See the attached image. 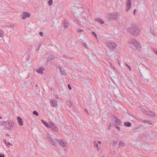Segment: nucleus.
<instances>
[{
    "label": "nucleus",
    "mask_w": 157,
    "mask_h": 157,
    "mask_svg": "<svg viewBox=\"0 0 157 157\" xmlns=\"http://www.w3.org/2000/svg\"><path fill=\"white\" fill-rule=\"evenodd\" d=\"M82 45H83V46L84 47H85V48H86L88 49V45L86 43H83L82 44Z\"/></svg>",
    "instance_id": "obj_27"
},
{
    "label": "nucleus",
    "mask_w": 157,
    "mask_h": 157,
    "mask_svg": "<svg viewBox=\"0 0 157 157\" xmlns=\"http://www.w3.org/2000/svg\"><path fill=\"white\" fill-rule=\"evenodd\" d=\"M49 128H50L52 129H53L54 131L56 132H58V129L57 127H56V125L53 126V127H49Z\"/></svg>",
    "instance_id": "obj_19"
},
{
    "label": "nucleus",
    "mask_w": 157,
    "mask_h": 157,
    "mask_svg": "<svg viewBox=\"0 0 157 157\" xmlns=\"http://www.w3.org/2000/svg\"><path fill=\"white\" fill-rule=\"evenodd\" d=\"M5 136H9L10 135L6 133L5 134Z\"/></svg>",
    "instance_id": "obj_48"
},
{
    "label": "nucleus",
    "mask_w": 157,
    "mask_h": 157,
    "mask_svg": "<svg viewBox=\"0 0 157 157\" xmlns=\"http://www.w3.org/2000/svg\"><path fill=\"white\" fill-rule=\"evenodd\" d=\"M7 145H9L10 146H12L13 145V144H11V143H9V142H7Z\"/></svg>",
    "instance_id": "obj_44"
},
{
    "label": "nucleus",
    "mask_w": 157,
    "mask_h": 157,
    "mask_svg": "<svg viewBox=\"0 0 157 157\" xmlns=\"http://www.w3.org/2000/svg\"><path fill=\"white\" fill-rule=\"evenodd\" d=\"M4 32L0 29V37H2L3 36Z\"/></svg>",
    "instance_id": "obj_29"
},
{
    "label": "nucleus",
    "mask_w": 157,
    "mask_h": 157,
    "mask_svg": "<svg viewBox=\"0 0 157 157\" xmlns=\"http://www.w3.org/2000/svg\"><path fill=\"white\" fill-rule=\"evenodd\" d=\"M4 155L3 154H0V157H4Z\"/></svg>",
    "instance_id": "obj_43"
},
{
    "label": "nucleus",
    "mask_w": 157,
    "mask_h": 157,
    "mask_svg": "<svg viewBox=\"0 0 157 157\" xmlns=\"http://www.w3.org/2000/svg\"><path fill=\"white\" fill-rule=\"evenodd\" d=\"M124 124V126L128 127H130L131 126V123L129 122H125Z\"/></svg>",
    "instance_id": "obj_18"
},
{
    "label": "nucleus",
    "mask_w": 157,
    "mask_h": 157,
    "mask_svg": "<svg viewBox=\"0 0 157 157\" xmlns=\"http://www.w3.org/2000/svg\"><path fill=\"white\" fill-rule=\"evenodd\" d=\"M136 11V10L135 9L133 11V13H134V15H135Z\"/></svg>",
    "instance_id": "obj_45"
},
{
    "label": "nucleus",
    "mask_w": 157,
    "mask_h": 157,
    "mask_svg": "<svg viewBox=\"0 0 157 157\" xmlns=\"http://www.w3.org/2000/svg\"><path fill=\"white\" fill-rule=\"evenodd\" d=\"M43 34H44V33H43V32H40L39 33V34L41 36H42L43 35Z\"/></svg>",
    "instance_id": "obj_39"
},
{
    "label": "nucleus",
    "mask_w": 157,
    "mask_h": 157,
    "mask_svg": "<svg viewBox=\"0 0 157 157\" xmlns=\"http://www.w3.org/2000/svg\"><path fill=\"white\" fill-rule=\"evenodd\" d=\"M33 114L36 115V116H38V112L36 111H34L33 112Z\"/></svg>",
    "instance_id": "obj_30"
},
{
    "label": "nucleus",
    "mask_w": 157,
    "mask_h": 157,
    "mask_svg": "<svg viewBox=\"0 0 157 157\" xmlns=\"http://www.w3.org/2000/svg\"><path fill=\"white\" fill-rule=\"evenodd\" d=\"M128 30L132 35L135 36H137L140 32V30L136 26L129 28Z\"/></svg>",
    "instance_id": "obj_1"
},
{
    "label": "nucleus",
    "mask_w": 157,
    "mask_h": 157,
    "mask_svg": "<svg viewBox=\"0 0 157 157\" xmlns=\"http://www.w3.org/2000/svg\"><path fill=\"white\" fill-rule=\"evenodd\" d=\"M40 44L39 45L38 48L36 50L37 51H38L39 50V48H40Z\"/></svg>",
    "instance_id": "obj_46"
},
{
    "label": "nucleus",
    "mask_w": 157,
    "mask_h": 157,
    "mask_svg": "<svg viewBox=\"0 0 157 157\" xmlns=\"http://www.w3.org/2000/svg\"><path fill=\"white\" fill-rule=\"evenodd\" d=\"M52 0H49L48 2V5L50 6H51L52 4Z\"/></svg>",
    "instance_id": "obj_28"
},
{
    "label": "nucleus",
    "mask_w": 157,
    "mask_h": 157,
    "mask_svg": "<svg viewBox=\"0 0 157 157\" xmlns=\"http://www.w3.org/2000/svg\"><path fill=\"white\" fill-rule=\"evenodd\" d=\"M129 115H130V116H132V117H135V116L134 115L132 114V113H130L129 114Z\"/></svg>",
    "instance_id": "obj_41"
},
{
    "label": "nucleus",
    "mask_w": 157,
    "mask_h": 157,
    "mask_svg": "<svg viewBox=\"0 0 157 157\" xmlns=\"http://www.w3.org/2000/svg\"><path fill=\"white\" fill-rule=\"evenodd\" d=\"M114 118L115 119V125H121L122 123L121 120L115 116H114Z\"/></svg>",
    "instance_id": "obj_11"
},
{
    "label": "nucleus",
    "mask_w": 157,
    "mask_h": 157,
    "mask_svg": "<svg viewBox=\"0 0 157 157\" xmlns=\"http://www.w3.org/2000/svg\"><path fill=\"white\" fill-rule=\"evenodd\" d=\"M85 110H86V111L87 112V113H88V112L87 111V110H86V109H85Z\"/></svg>",
    "instance_id": "obj_52"
},
{
    "label": "nucleus",
    "mask_w": 157,
    "mask_h": 157,
    "mask_svg": "<svg viewBox=\"0 0 157 157\" xmlns=\"http://www.w3.org/2000/svg\"><path fill=\"white\" fill-rule=\"evenodd\" d=\"M115 128L118 130H120V127L118 126V125H115Z\"/></svg>",
    "instance_id": "obj_37"
},
{
    "label": "nucleus",
    "mask_w": 157,
    "mask_h": 157,
    "mask_svg": "<svg viewBox=\"0 0 157 157\" xmlns=\"http://www.w3.org/2000/svg\"><path fill=\"white\" fill-rule=\"evenodd\" d=\"M42 122L47 128H49L50 127V125L45 121L44 120H41Z\"/></svg>",
    "instance_id": "obj_16"
},
{
    "label": "nucleus",
    "mask_w": 157,
    "mask_h": 157,
    "mask_svg": "<svg viewBox=\"0 0 157 157\" xmlns=\"http://www.w3.org/2000/svg\"><path fill=\"white\" fill-rule=\"evenodd\" d=\"M117 61H118V64L120 66L121 63H120V62L119 61V60L118 59H117Z\"/></svg>",
    "instance_id": "obj_47"
},
{
    "label": "nucleus",
    "mask_w": 157,
    "mask_h": 157,
    "mask_svg": "<svg viewBox=\"0 0 157 157\" xmlns=\"http://www.w3.org/2000/svg\"><path fill=\"white\" fill-rule=\"evenodd\" d=\"M144 113L147 115L152 117H154L155 116V113L152 111H146V110H144Z\"/></svg>",
    "instance_id": "obj_9"
},
{
    "label": "nucleus",
    "mask_w": 157,
    "mask_h": 157,
    "mask_svg": "<svg viewBox=\"0 0 157 157\" xmlns=\"http://www.w3.org/2000/svg\"><path fill=\"white\" fill-rule=\"evenodd\" d=\"M66 103L67 105L69 107H71L72 105V103L71 101H66Z\"/></svg>",
    "instance_id": "obj_23"
},
{
    "label": "nucleus",
    "mask_w": 157,
    "mask_h": 157,
    "mask_svg": "<svg viewBox=\"0 0 157 157\" xmlns=\"http://www.w3.org/2000/svg\"><path fill=\"white\" fill-rule=\"evenodd\" d=\"M51 125H50V127H53V126L55 125L56 124L53 122H50Z\"/></svg>",
    "instance_id": "obj_31"
},
{
    "label": "nucleus",
    "mask_w": 157,
    "mask_h": 157,
    "mask_svg": "<svg viewBox=\"0 0 157 157\" xmlns=\"http://www.w3.org/2000/svg\"><path fill=\"white\" fill-rule=\"evenodd\" d=\"M2 117H0V119H2Z\"/></svg>",
    "instance_id": "obj_51"
},
{
    "label": "nucleus",
    "mask_w": 157,
    "mask_h": 157,
    "mask_svg": "<svg viewBox=\"0 0 157 157\" xmlns=\"http://www.w3.org/2000/svg\"><path fill=\"white\" fill-rule=\"evenodd\" d=\"M111 125L110 124H109V125L108 126V130H110L111 129Z\"/></svg>",
    "instance_id": "obj_42"
},
{
    "label": "nucleus",
    "mask_w": 157,
    "mask_h": 157,
    "mask_svg": "<svg viewBox=\"0 0 157 157\" xmlns=\"http://www.w3.org/2000/svg\"><path fill=\"white\" fill-rule=\"evenodd\" d=\"M94 147H96L98 151H99L100 150V147H98V145L96 141H94Z\"/></svg>",
    "instance_id": "obj_17"
},
{
    "label": "nucleus",
    "mask_w": 157,
    "mask_h": 157,
    "mask_svg": "<svg viewBox=\"0 0 157 157\" xmlns=\"http://www.w3.org/2000/svg\"><path fill=\"white\" fill-rule=\"evenodd\" d=\"M37 84H36V87H37Z\"/></svg>",
    "instance_id": "obj_53"
},
{
    "label": "nucleus",
    "mask_w": 157,
    "mask_h": 157,
    "mask_svg": "<svg viewBox=\"0 0 157 157\" xmlns=\"http://www.w3.org/2000/svg\"><path fill=\"white\" fill-rule=\"evenodd\" d=\"M77 31L78 33H80L82 32L83 31V30L82 29H78L77 30Z\"/></svg>",
    "instance_id": "obj_38"
},
{
    "label": "nucleus",
    "mask_w": 157,
    "mask_h": 157,
    "mask_svg": "<svg viewBox=\"0 0 157 157\" xmlns=\"http://www.w3.org/2000/svg\"><path fill=\"white\" fill-rule=\"evenodd\" d=\"M54 58L53 55H50L47 58V61H50L52 60Z\"/></svg>",
    "instance_id": "obj_20"
},
{
    "label": "nucleus",
    "mask_w": 157,
    "mask_h": 157,
    "mask_svg": "<svg viewBox=\"0 0 157 157\" xmlns=\"http://www.w3.org/2000/svg\"><path fill=\"white\" fill-rule=\"evenodd\" d=\"M5 121H2L0 122V127L1 126H4L5 128Z\"/></svg>",
    "instance_id": "obj_24"
},
{
    "label": "nucleus",
    "mask_w": 157,
    "mask_h": 157,
    "mask_svg": "<svg viewBox=\"0 0 157 157\" xmlns=\"http://www.w3.org/2000/svg\"><path fill=\"white\" fill-rule=\"evenodd\" d=\"M143 122L145 123H148L150 125H153V122L152 121L147 120H144L143 121Z\"/></svg>",
    "instance_id": "obj_15"
},
{
    "label": "nucleus",
    "mask_w": 157,
    "mask_h": 157,
    "mask_svg": "<svg viewBox=\"0 0 157 157\" xmlns=\"http://www.w3.org/2000/svg\"><path fill=\"white\" fill-rule=\"evenodd\" d=\"M3 140L4 141L5 143H6V140H5L4 139H3Z\"/></svg>",
    "instance_id": "obj_50"
},
{
    "label": "nucleus",
    "mask_w": 157,
    "mask_h": 157,
    "mask_svg": "<svg viewBox=\"0 0 157 157\" xmlns=\"http://www.w3.org/2000/svg\"><path fill=\"white\" fill-rule=\"evenodd\" d=\"M117 141H113V146H115L117 144Z\"/></svg>",
    "instance_id": "obj_33"
},
{
    "label": "nucleus",
    "mask_w": 157,
    "mask_h": 157,
    "mask_svg": "<svg viewBox=\"0 0 157 157\" xmlns=\"http://www.w3.org/2000/svg\"><path fill=\"white\" fill-rule=\"evenodd\" d=\"M17 119L18 121V123L21 126H22L23 125V121L22 119L20 117H17Z\"/></svg>",
    "instance_id": "obj_13"
},
{
    "label": "nucleus",
    "mask_w": 157,
    "mask_h": 157,
    "mask_svg": "<svg viewBox=\"0 0 157 157\" xmlns=\"http://www.w3.org/2000/svg\"><path fill=\"white\" fill-rule=\"evenodd\" d=\"M151 50L153 52H154L155 54L157 55V51L155 49L153 48H151Z\"/></svg>",
    "instance_id": "obj_26"
},
{
    "label": "nucleus",
    "mask_w": 157,
    "mask_h": 157,
    "mask_svg": "<svg viewBox=\"0 0 157 157\" xmlns=\"http://www.w3.org/2000/svg\"><path fill=\"white\" fill-rule=\"evenodd\" d=\"M131 4V0H127V4L126 5V12L130 10Z\"/></svg>",
    "instance_id": "obj_8"
},
{
    "label": "nucleus",
    "mask_w": 157,
    "mask_h": 157,
    "mask_svg": "<svg viewBox=\"0 0 157 157\" xmlns=\"http://www.w3.org/2000/svg\"><path fill=\"white\" fill-rule=\"evenodd\" d=\"M67 86H68V88L70 90H71V85L69 84H68L67 85Z\"/></svg>",
    "instance_id": "obj_40"
},
{
    "label": "nucleus",
    "mask_w": 157,
    "mask_h": 157,
    "mask_svg": "<svg viewBox=\"0 0 157 157\" xmlns=\"http://www.w3.org/2000/svg\"><path fill=\"white\" fill-rule=\"evenodd\" d=\"M22 18L23 20H25L26 17H30V14L29 13L23 12L21 14Z\"/></svg>",
    "instance_id": "obj_10"
},
{
    "label": "nucleus",
    "mask_w": 157,
    "mask_h": 157,
    "mask_svg": "<svg viewBox=\"0 0 157 157\" xmlns=\"http://www.w3.org/2000/svg\"><path fill=\"white\" fill-rule=\"evenodd\" d=\"M5 122L4 129L8 130L12 129L14 126V121L12 120H9L5 121Z\"/></svg>",
    "instance_id": "obj_2"
},
{
    "label": "nucleus",
    "mask_w": 157,
    "mask_h": 157,
    "mask_svg": "<svg viewBox=\"0 0 157 157\" xmlns=\"http://www.w3.org/2000/svg\"><path fill=\"white\" fill-rule=\"evenodd\" d=\"M95 20L99 22L101 24H103L104 23V21L102 19L100 18L96 19Z\"/></svg>",
    "instance_id": "obj_22"
},
{
    "label": "nucleus",
    "mask_w": 157,
    "mask_h": 157,
    "mask_svg": "<svg viewBox=\"0 0 157 157\" xmlns=\"http://www.w3.org/2000/svg\"><path fill=\"white\" fill-rule=\"evenodd\" d=\"M44 70V68L43 67H41L39 68L37 71L38 73L40 74H42L43 73V71Z\"/></svg>",
    "instance_id": "obj_14"
},
{
    "label": "nucleus",
    "mask_w": 157,
    "mask_h": 157,
    "mask_svg": "<svg viewBox=\"0 0 157 157\" xmlns=\"http://www.w3.org/2000/svg\"><path fill=\"white\" fill-rule=\"evenodd\" d=\"M128 43L133 45L139 51H141V46L137 41L135 39H131L128 42Z\"/></svg>",
    "instance_id": "obj_3"
},
{
    "label": "nucleus",
    "mask_w": 157,
    "mask_h": 157,
    "mask_svg": "<svg viewBox=\"0 0 157 157\" xmlns=\"http://www.w3.org/2000/svg\"><path fill=\"white\" fill-rule=\"evenodd\" d=\"M69 26L68 23H66L65 22H64L63 26L65 28H67Z\"/></svg>",
    "instance_id": "obj_25"
},
{
    "label": "nucleus",
    "mask_w": 157,
    "mask_h": 157,
    "mask_svg": "<svg viewBox=\"0 0 157 157\" xmlns=\"http://www.w3.org/2000/svg\"><path fill=\"white\" fill-rule=\"evenodd\" d=\"M50 104L52 107H55L58 105L57 101L55 99H53L50 100Z\"/></svg>",
    "instance_id": "obj_7"
},
{
    "label": "nucleus",
    "mask_w": 157,
    "mask_h": 157,
    "mask_svg": "<svg viewBox=\"0 0 157 157\" xmlns=\"http://www.w3.org/2000/svg\"><path fill=\"white\" fill-rule=\"evenodd\" d=\"M125 145L124 143L122 141H120L119 142L118 146L119 147H123Z\"/></svg>",
    "instance_id": "obj_21"
},
{
    "label": "nucleus",
    "mask_w": 157,
    "mask_h": 157,
    "mask_svg": "<svg viewBox=\"0 0 157 157\" xmlns=\"http://www.w3.org/2000/svg\"><path fill=\"white\" fill-rule=\"evenodd\" d=\"M92 34L94 36H95L97 38V34H96V33L95 32H92Z\"/></svg>",
    "instance_id": "obj_34"
},
{
    "label": "nucleus",
    "mask_w": 157,
    "mask_h": 157,
    "mask_svg": "<svg viewBox=\"0 0 157 157\" xmlns=\"http://www.w3.org/2000/svg\"><path fill=\"white\" fill-rule=\"evenodd\" d=\"M125 65H126V66H127V67H128V69H129V70L130 71H131V67H130V66L129 65H128L127 63H125Z\"/></svg>",
    "instance_id": "obj_36"
},
{
    "label": "nucleus",
    "mask_w": 157,
    "mask_h": 157,
    "mask_svg": "<svg viewBox=\"0 0 157 157\" xmlns=\"http://www.w3.org/2000/svg\"><path fill=\"white\" fill-rule=\"evenodd\" d=\"M59 70H60V72H61V74L62 75H63L64 74V72L63 70H62V69H61V67H59Z\"/></svg>",
    "instance_id": "obj_35"
},
{
    "label": "nucleus",
    "mask_w": 157,
    "mask_h": 157,
    "mask_svg": "<svg viewBox=\"0 0 157 157\" xmlns=\"http://www.w3.org/2000/svg\"><path fill=\"white\" fill-rule=\"evenodd\" d=\"M109 64L111 67H113V69L116 70L115 67L111 63H109Z\"/></svg>",
    "instance_id": "obj_32"
},
{
    "label": "nucleus",
    "mask_w": 157,
    "mask_h": 157,
    "mask_svg": "<svg viewBox=\"0 0 157 157\" xmlns=\"http://www.w3.org/2000/svg\"><path fill=\"white\" fill-rule=\"evenodd\" d=\"M47 138L50 141H51V142L50 143L53 146H56V141H57V139H53L50 135H48L47 136Z\"/></svg>",
    "instance_id": "obj_6"
},
{
    "label": "nucleus",
    "mask_w": 157,
    "mask_h": 157,
    "mask_svg": "<svg viewBox=\"0 0 157 157\" xmlns=\"http://www.w3.org/2000/svg\"><path fill=\"white\" fill-rule=\"evenodd\" d=\"M98 143L99 144H101V141H98Z\"/></svg>",
    "instance_id": "obj_49"
},
{
    "label": "nucleus",
    "mask_w": 157,
    "mask_h": 157,
    "mask_svg": "<svg viewBox=\"0 0 157 157\" xmlns=\"http://www.w3.org/2000/svg\"><path fill=\"white\" fill-rule=\"evenodd\" d=\"M106 45L109 49V51H113L117 47V45L115 43L111 41L107 42L106 43Z\"/></svg>",
    "instance_id": "obj_4"
},
{
    "label": "nucleus",
    "mask_w": 157,
    "mask_h": 157,
    "mask_svg": "<svg viewBox=\"0 0 157 157\" xmlns=\"http://www.w3.org/2000/svg\"><path fill=\"white\" fill-rule=\"evenodd\" d=\"M57 141L58 142L59 145L63 147H64L67 146V143H64L62 142L60 140H57Z\"/></svg>",
    "instance_id": "obj_12"
},
{
    "label": "nucleus",
    "mask_w": 157,
    "mask_h": 157,
    "mask_svg": "<svg viewBox=\"0 0 157 157\" xmlns=\"http://www.w3.org/2000/svg\"><path fill=\"white\" fill-rule=\"evenodd\" d=\"M120 15L119 13H111L109 14V19L110 20H116L118 18V16Z\"/></svg>",
    "instance_id": "obj_5"
}]
</instances>
